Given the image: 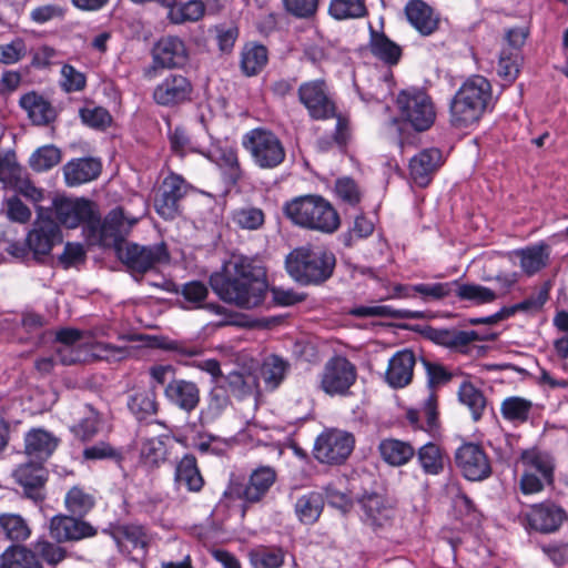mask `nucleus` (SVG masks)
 Here are the masks:
<instances>
[{
    "mask_svg": "<svg viewBox=\"0 0 568 568\" xmlns=\"http://www.w3.org/2000/svg\"><path fill=\"white\" fill-rule=\"evenodd\" d=\"M210 285L224 302L251 310L265 298L266 271L258 258L233 255L224 273L210 276Z\"/></svg>",
    "mask_w": 568,
    "mask_h": 568,
    "instance_id": "obj_1",
    "label": "nucleus"
},
{
    "mask_svg": "<svg viewBox=\"0 0 568 568\" xmlns=\"http://www.w3.org/2000/svg\"><path fill=\"white\" fill-rule=\"evenodd\" d=\"M335 255L322 246H301L293 250L285 260L290 276L302 285H318L334 272Z\"/></svg>",
    "mask_w": 568,
    "mask_h": 568,
    "instance_id": "obj_2",
    "label": "nucleus"
},
{
    "mask_svg": "<svg viewBox=\"0 0 568 568\" xmlns=\"http://www.w3.org/2000/svg\"><path fill=\"white\" fill-rule=\"evenodd\" d=\"M491 101L490 82L481 75L467 79L450 102V123L458 129L477 123Z\"/></svg>",
    "mask_w": 568,
    "mask_h": 568,
    "instance_id": "obj_3",
    "label": "nucleus"
},
{
    "mask_svg": "<svg viewBox=\"0 0 568 568\" xmlns=\"http://www.w3.org/2000/svg\"><path fill=\"white\" fill-rule=\"evenodd\" d=\"M284 213L295 225L327 234L341 223L333 205L320 195L295 197L284 205Z\"/></svg>",
    "mask_w": 568,
    "mask_h": 568,
    "instance_id": "obj_4",
    "label": "nucleus"
},
{
    "mask_svg": "<svg viewBox=\"0 0 568 568\" xmlns=\"http://www.w3.org/2000/svg\"><path fill=\"white\" fill-rule=\"evenodd\" d=\"M242 146L250 154L255 166L273 170L286 158V150L281 139L271 130L255 128L242 138Z\"/></svg>",
    "mask_w": 568,
    "mask_h": 568,
    "instance_id": "obj_5",
    "label": "nucleus"
},
{
    "mask_svg": "<svg viewBox=\"0 0 568 568\" xmlns=\"http://www.w3.org/2000/svg\"><path fill=\"white\" fill-rule=\"evenodd\" d=\"M397 105L402 118L416 131L428 130L435 121V109L429 95L419 89L400 91Z\"/></svg>",
    "mask_w": 568,
    "mask_h": 568,
    "instance_id": "obj_6",
    "label": "nucleus"
},
{
    "mask_svg": "<svg viewBox=\"0 0 568 568\" xmlns=\"http://www.w3.org/2000/svg\"><path fill=\"white\" fill-rule=\"evenodd\" d=\"M191 185L184 178L170 173L160 184L154 195V209L164 220H174L181 213V201L190 191Z\"/></svg>",
    "mask_w": 568,
    "mask_h": 568,
    "instance_id": "obj_7",
    "label": "nucleus"
},
{
    "mask_svg": "<svg viewBox=\"0 0 568 568\" xmlns=\"http://www.w3.org/2000/svg\"><path fill=\"white\" fill-rule=\"evenodd\" d=\"M357 376L356 367L344 356H334L324 365L321 389L329 396H345Z\"/></svg>",
    "mask_w": 568,
    "mask_h": 568,
    "instance_id": "obj_8",
    "label": "nucleus"
},
{
    "mask_svg": "<svg viewBox=\"0 0 568 568\" xmlns=\"http://www.w3.org/2000/svg\"><path fill=\"white\" fill-rule=\"evenodd\" d=\"M27 245L37 260L48 256L52 248L62 243V232L60 225L44 213L42 209L38 212V217L33 223L32 230L28 233Z\"/></svg>",
    "mask_w": 568,
    "mask_h": 568,
    "instance_id": "obj_9",
    "label": "nucleus"
},
{
    "mask_svg": "<svg viewBox=\"0 0 568 568\" xmlns=\"http://www.w3.org/2000/svg\"><path fill=\"white\" fill-rule=\"evenodd\" d=\"M276 480V471L270 466H261L252 471L246 484L232 483L224 493L231 499L246 504L261 501Z\"/></svg>",
    "mask_w": 568,
    "mask_h": 568,
    "instance_id": "obj_10",
    "label": "nucleus"
},
{
    "mask_svg": "<svg viewBox=\"0 0 568 568\" xmlns=\"http://www.w3.org/2000/svg\"><path fill=\"white\" fill-rule=\"evenodd\" d=\"M354 448L352 434L329 430L321 434L314 445V457L323 464L339 465L344 463Z\"/></svg>",
    "mask_w": 568,
    "mask_h": 568,
    "instance_id": "obj_11",
    "label": "nucleus"
},
{
    "mask_svg": "<svg viewBox=\"0 0 568 568\" xmlns=\"http://www.w3.org/2000/svg\"><path fill=\"white\" fill-rule=\"evenodd\" d=\"M55 217L68 229H75L85 223L90 229L99 224V215L93 203L87 199L58 197L53 201Z\"/></svg>",
    "mask_w": 568,
    "mask_h": 568,
    "instance_id": "obj_12",
    "label": "nucleus"
},
{
    "mask_svg": "<svg viewBox=\"0 0 568 568\" xmlns=\"http://www.w3.org/2000/svg\"><path fill=\"white\" fill-rule=\"evenodd\" d=\"M116 253L128 268L139 274H144L168 260L164 244L142 246L136 243H126L124 247H119Z\"/></svg>",
    "mask_w": 568,
    "mask_h": 568,
    "instance_id": "obj_13",
    "label": "nucleus"
},
{
    "mask_svg": "<svg viewBox=\"0 0 568 568\" xmlns=\"http://www.w3.org/2000/svg\"><path fill=\"white\" fill-rule=\"evenodd\" d=\"M298 100L314 120H325L335 115V104L328 95L324 80L304 82L298 88Z\"/></svg>",
    "mask_w": 568,
    "mask_h": 568,
    "instance_id": "obj_14",
    "label": "nucleus"
},
{
    "mask_svg": "<svg viewBox=\"0 0 568 568\" xmlns=\"http://www.w3.org/2000/svg\"><path fill=\"white\" fill-rule=\"evenodd\" d=\"M523 463L526 469L520 479L521 491L526 495L542 490L544 485L552 481V464L549 458L538 453H525Z\"/></svg>",
    "mask_w": 568,
    "mask_h": 568,
    "instance_id": "obj_15",
    "label": "nucleus"
},
{
    "mask_svg": "<svg viewBox=\"0 0 568 568\" xmlns=\"http://www.w3.org/2000/svg\"><path fill=\"white\" fill-rule=\"evenodd\" d=\"M135 222V220L129 221L124 216L123 210L118 207L112 210L102 223L99 220L98 225H92L91 231L103 245L113 246L118 251L119 247H124L128 243L124 239Z\"/></svg>",
    "mask_w": 568,
    "mask_h": 568,
    "instance_id": "obj_16",
    "label": "nucleus"
},
{
    "mask_svg": "<svg viewBox=\"0 0 568 568\" xmlns=\"http://www.w3.org/2000/svg\"><path fill=\"white\" fill-rule=\"evenodd\" d=\"M455 462L464 477L471 481L483 480L491 473L487 455L477 444L462 445L455 453Z\"/></svg>",
    "mask_w": 568,
    "mask_h": 568,
    "instance_id": "obj_17",
    "label": "nucleus"
},
{
    "mask_svg": "<svg viewBox=\"0 0 568 568\" xmlns=\"http://www.w3.org/2000/svg\"><path fill=\"white\" fill-rule=\"evenodd\" d=\"M195 153H200L215 163L223 170L224 179L227 184L236 185L243 178V170L241 168L237 151L234 146L220 141L212 143L206 149H192Z\"/></svg>",
    "mask_w": 568,
    "mask_h": 568,
    "instance_id": "obj_18",
    "label": "nucleus"
},
{
    "mask_svg": "<svg viewBox=\"0 0 568 568\" xmlns=\"http://www.w3.org/2000/svg\"><path fill=\"white\" fill-rule=\"evenodd\" d=\"M193 85L182 75L171 73L163 79L153 91L155 103L162 106H175L191 101Z\"/></svg>",
    "mask_w": 568,
    "mask_h": 568,
    "instance_id": "obj_19",
    "label": "nucleus"
},
{
    "mask_svg": "<svg viewBox=\"0 0 568 568\" xmlns=\"http://www.w3.org/2000/svg\"><path fill=\"white\" fill-rule=\"evenodd\" d=\"M13 477L22 487L28 498L34 501L44 499V485L48 480V470L43 466V463H24L13 471Z\"/></svg>",
    "mask_w": 568,
    "mask_h": 568,
    "instance_id": "obj_20",
    "label": "nucleus"
},
{
    "mask_svg": "<svg viewBox=\"0 0 568 568\" xmlns=\"http://www.w3.org/2000/svg\"><path fill=\"white\" fill-rule=\"evenodd\" d=\"M77 516L57 515L50 520V536L58 542L74 541L92 537L97 529Z\"/></svg>",
    "mask_w": 568,
    "mask_h": 568,
    "instance_id": "obj_21",
    "label": "nucleus"
},
{
    "mask_svg": "<svg viewBox=\"0 0 568 568\" xmlns=\"http://www.w3.org/2000/svg\"><path fill=\"white\" fill-rule=\"evenodd\" d=\"M163 394L170 405L186 414L194 412L201 400L199 385L193 381L183 378L171 381L164 387Z\"/></svg>",
    "mask_w": 568,
    "mask_h": 568,
    "instance_id": "obj_22",
    "label": "nucleus"
},
{
    "mask_svg": "<svg viewBox=\"0 0 568 568\" xmlns=\"http://www.w3.org/2000/svg\"><path fill=\"white\" fill-rule=\"evenodd\" d=\"M153 60L162 68L184 67L189 60L185 43L174 36L161 38L153 48Z\"/></svg>",
    "mask_w": 568,
    "mask_h": 568,
    "instance_id": "obj_23",
    "label": "nucleus"
},
{
    "mask_svg": "<svg viewBox=\"0 0 568 568\" xmlns=\"http://www.w3.org/2000/svg\"><path fill=\"white\" fill-rule=\"evenodd\" d=\"M442 163V152L436 148L425 149L413 156L409 161V172L415 184L427 186Z\"/></svg>",
    "mask_w": 568,
    "mask_h": 568,
    "instance_id": "obj_24",
    "label": "nucleus"
},
{
    "mask_svg": "<svg viewBox=\"0 0 568 568\" xmlns=\"http://www.w3.org/2000/svg\"><path fill=\"white\" fill-rule=\"evenodd\" d=\"M566 514L555 504L534 505L526 514L528 526L537 531L549 534L558 530Z\"/></svg>",
    "mask_w": 568,
    "mask_h": 568,
    "instance_id": "obj_25",
    "label": "nucleus"
},
{
    "mask_svg": "<svg viewBox=\"0 0 568 568\" xmlns=\"http://www.w3.org/2000/svg\"><path fill=\"white\" fill-rule=\"evenodd\" d=\"M416 358L410 349H403L394 354L388 361L385 379L393 388L408 385L413 378Z\"/></svg>",
    "mask_w": 568,
    "mask_h": 568,
    "instance_id": "obj_26",
    "label": "nucleus"
},
{
    "mask_svg": "<svg viewBox=\"0 0 568 568\" xmlns=\"http://www.w3.org/2000/svg\"><path fill=\"white\" fill-rule=\"evenodd\" d=\"M364 510L363 519L373 529L384 528L390 525L394 518V509L386 505L384 498L377 494H369L362 498Z\"/></svg>",
    "mask_w": 568,
    "mask_h": 568,
    "instance_id": "obj_27",
    "label": "nucleus"
},
{
    "mask_svg": "<svg viewBox=\"0 0 568 568\" xmlns=\"http://www.w3.org/2000/svg\"><path fill=\"white\" fill-rule=\"evenodd\" d=\"M112 536L122 552L138 551L143 556L146 551L148 537L144 528L140 525L118 526L113 529Z\"/></svg>",
    "mask_w": 568,
    "mask_h": 568,
    "instance_id": "obj_28",
    "label": "nucleus"
},
{
    "mask_svg": "<svg viewBox=\"0 0 568 568\" xmlns=\"http://www.w3.org/2000/svg\"><path fill=\"white\" fill-rule=\"evenodd\" d=\"M59 439L43 429H32L24 438L26 454L36 462H45L55 450Z\"/></svg>",
    "mask_w": 568,
    "mask_h": 568,
    "instance_id": "obj_29",
    "label": "nucleus"
},
{
    "mask_svg": "<svg viewBox=\"0 0 568 568\" xmlns=\"http://www.w3.org/2000/svg\"><path fill=\"white\" fill-rule=\"evenodd\" d=\"M63 173L69 186L80 185L95 180L100 175L101 163L92 158L73 160L64 165Z\"/></svg>",
    "mask_w": 568,
    "mask_h": 568,
    "instance_id": "obj_30",
    "label": "nucleus"
},
{
    "mask_svg": "<svg viewBox=\"0 0 568 568\" xmlns=\"http://www.w3.org/2000/svg\"><path fill=\"white\" fill-rule=\"evenodd\" d=\"M409 23L423 36L432 34L438 27L433 9L423 0H409L405 7Z\"/></svg>",
    "mask_w": 568,
    "mask_h": 568,
    "instance_id": "obj_31",
    "label": "nucleus"
},
{
    "mask_svg": "<svg viewBox=\"0 0 568 568\" xmlns=\"http://www.w3.org/2000/svg\"><path fill=\"white\" fill-rule=\"evenodd\" d=\"M19 104L34 124H48L55 119V109L49 101L36 92L23 94L20 98Z\"/></svg>",
    "mask_w": 568,
    "mask_h": 568,
    "instance_id": "obj_32",
    "label": "nucleus"
},
{
    "mask_svg": "<svg viewBox=\"0 0 568 568\" xmlns=\"http://www.w3.org/2000/svg\"><path fill=\"white\" fill-rule=\"evenodd\" d=\"M169 435L143 438L140 444V462L148 468H159L168 456Z\"/></svg>",
    "mask_w": 568,
    "mask_h": 568,
    "instance_id": "obj_33",
    "label": "nucleus"
},
{
    "mask_svg": "<svg viewBox=\"0 0 568 568\" xmlns=\"http://www.w3.org/2000/svg\"><path fill=\"white\" fill-rule=\"evenodd\" d=\"M174 481L179 487L184 486L193 493H199L203 488L204 479L193 455L186 454L176 463Z\"/></svg>",
    "mask_w": 568,
    "mask_h": 568,
    "instance_id": "obj_34",
    "label": "nucleus"
},
{
    "mask_svg": "<svg viewBox=\"0 0 568 568\" xmlns=\"http://www.w3.org/2000/svg\"><path fill=\"white\" fill-rule=\"evenodd\" d=\"M183 302L181 306L185 310L205 308L213 314H222L223 307L219 304L204 301L207 297L209 290L205 284L199 281H192L182 285L180 291Z\"/></svg>",
    "mask_w": 568,
    "mask_h": 568,
    "instance_id": "obj_35",
    "label": "nucleus"
},
{
    "mask_svg": "<svg viewBox=\"0 0 568 568\" xmlns=\"http://www.w3.org/2000/svg\"><path fill=\"white\" fill-rule=\"evenodd\" d=\"M427 336L434 343L449 348L467 346L475 341H479L477 332L457 328H429Z\"/></svg>",
    "mask_w": 568,
    "mask_h": 568,
    "instance_id": "obj_36",
    "label": "nucleus"
},
{
    "mask_svg": "<svg viewBox=\"0 0 568 568\" xmlns=\"http://www.w3.org/2000/svg\"><path fill=\"white\" fill-rule=\"evenodd\" d=\"M379 454L385 463L390 466H403L415 455V448L407 442L387 438L378 445Z\"/></svg>",
    "mask_w": 568,
    "mask_h": 568,
    "instance_id": "obj_37",
    "label": "nucleus"
},
{
    "mask_svg": "<svg viewBox=\"0 0 568 568\" xmlns=\"http://www.w3.org/2000/svg\"><path fill=\"white\" fill-rule=\"evenodd\" d=\"M453 292L459 301L476 306L493 303L498 298L497 292L476 283H459L456 281Z\"/></svg>",
    "mask_w": 568,
    "mask_h": 568,
    "instance_id": "obj_38",
    "label": "nucleus"
},
{
    "mask_svg": "<svg viewBox=\"0 0 568 568\" xmlns=\"http://www.w3.org/2000/svg\"><path fill=\"white\" fill-rule=\"evenodd\" d=\"M417 462L426 475L436 476L444 471L446 455L435 443H426L415 453Z\"/></svg>",
    "mask_w": 568,
    "mask_h": 568,
    "instance_id": "obj_39",
    "label": "nucleus"
},
{
    "mask_svg": "<svg viewBox=\"0 0 568 568\" xmlns=\"http://www.w3.org/2000/svg\"><path fill=\"white\" fill-rule=\"evenodd\" d=\"M371 52L389 65L397 64L402 55V49L394 41L388 39L383 32H377L371 28L369 40Z\"/></svg>",
    "mask_w": 568,
    "mask_h": 568,
    "instance_id": "obj_40",
    "label": "nucleus"
},
{
    "mask_svg": "<svg viewBox=\"0 0 568 568\" xmlns=\"http://www.w3.org/2000/svg\"><path fill=\"white\" fill-rule=\"evenodd\" d=\"M520 258V267L527 275H532L545 267L549 260V246L540 243L516 253Z\"/></svg>",
    "mask_w": 568,
    "mask_h": 568,
    "instance_id": "obj_41",
    "label": "nucleus"
},
{
    "mask_svg": "<svg viewBox=\"0 0 568 568\" xmlns=\"http://www.w3.org/2000/svg\"><path fill=\"white\" fill-rule=\"evenodd\" d=\"M267 63V49L258 43H246L241 52V69L247 77L260 73Z\"/></svg>",
    "mask_w": 568,
    "mask_h": 568,
    "instance_id": "obj_42",
    "label": "nucleus"
},
{
    "mask_svg": "<svg viewBox=\"0 0 568 568\" xmlns=\"http://www.w3.org/2000/svg\"><path fill=\"white\" fill-rule=\"evenodd\" d=\"M64 505L71 515L81 518L93 509L95 496L84 487L73 486L65 494Z\"/></svg>",
    "mask_w": 568,
    "mask_h": 568,
    "instance_id": "obj_43",
    "label": "nucleus"
},
{
    "mask_svg": "<svg viewBox=\"0 0 568 568\" xmlns=\"http://www.w3.org/2000/svg\"><path fill=\"white\" fill-rule=\"evenodd\" d=\"M353 315L358 317H386L393 320H420L424 313L420 311L396 310L388 305L359 306L353 310Z\"/></svg>",
    "mask_w": 568,
    "mask_h": 568,
    "instance_id": "obj_44",
    "label": "nucleus"
},
{
    "mask_svg": "<svg viewBox=\"0 0 568 568\" xmlns=\"http://www.w3.org/2000/svg\"><path fill=\"white\" fill-rule=\"evenodd\" d=\"M323 507L324 498L322 494L311 491L296 500L295 513L301 523L312 525L320 518Z\"/></svg>",
    "mask_w": 568,
    "mask_h": 568,
    "instance_id": "obj_45",
    "label": "nucleus"
},
{
    "mask_svg": "<svg viewBox=\"0 0 568 568\" xmlns=\"http://www.w3.org/2000/svg\"><path fill=\"white\" fill-rule=\"evenodd\" d=\"M128 408L136 419L143 420L158 413L159 404L153 389L139 390L128 398Z\"/></svg>",
    "mask_w": 568,
    "mask_h": 568,
    "instance_id": "obj_46",
    "label": "nucleus"
},
{
    "mask_svg": "<svg viewBox=\"0 0 568 568\" xmlns=\"http://www.w3.org/2000/svg\"><path fill=\"white\" fill-rule=\"evenodd\" d=\"M0 568H43L36 555L26 547H9L0 556Z\"/></svg>",
    "mask_w": 568,
    "mask_h": 568,
    "instance_id": "obj_47",
    "label": "nucleus"
},
{
    "mask_svg": "<svg viewBox=\"0 0 568 568\" xmlns=\"http://www.w3.org/2000/svg\"><path fill=\"white\" fill-rule=\"evenodd\" d=\"M290 363L277 355L267 356L262 365L261 374L267 388L275 389L284 381Z\"/></svg>",
    "mask_w": 568,
    "mask_h": 568,
    "instance_id": "obj_48",
    "label": "nucleus"
},
{
    "mask_svg": "<svg viewBox=\"0 0 568 568\" xmlns=\"http://www.w3.org/2000/svg\"><path fill=\"white\" fill-rule=\"evenodd\" d=\"M0 531L11 541H23L31 534L26 519L18 514L10 513L0 515Z\"/></svg>",
    "mask_w": 568,
    "mask_h": 568,
    "instance_id": "obj_49",
    "label": "nucleus"
},
{
    "mask_svg": "<svg viewBox=\"0 0 568 568\" xmlns=\"http://www.w3.org/2000/svg\"><path fill=\"white\" fill-rule=\"evenodd\" d=\"M459 402L467 406L475 422L479 420L486 408V398L471 383L463 382L458 389Z\"/></svg>",
    "mask_w": 568,
    "mask_h": 568,
    "instance_id": "obj_50",
    "label": "nucleus"
},
{
    "mask_svg": "<svg viewBox=\"0 0 568 568\" xmlns=\"http://www.w3.org/2000/svg\"><path fill=\"white\" fill-rule=\"evenodd\" d=\"M351 139L349 122L346 118L337 116L335 131L331 135L321 136L316 145L320 151L327 152L333 146H337L339 150H345Z\"/></svg>",
    "mask_w": 568,
    "mask_h": 568,
    "instance_id": "obj_51",
    "label": "nucleus"
},
{
    "mask_svg": "<svg viewBox=\"0 0 568 568\" xmlns=\"http://www.w3.org/2000/svg\"><path fill=\"white\" fill-rule=\"evenodd\" d=\"M169 18L173 23L180 24L187 21L200 20L205 12V6L201 0H190L175 6V2L169 7Z\"/></svg>",
    "mask_w": 568,
    "mask_h": 568,
    "instance_id": "obj_52",
    "label": "nucleus"
},
{
    "mask_svg": "<svg viewBox=\"0 0 568 568\" xmlns=\"http://www.w3.org/2000/svg\"><path fill=\"white\" fill-rule=\"evenodd\" d=\"M407 419L414 426H417L420 418L424 417L427 424V430L432 432L437 427L438 412H437V395L434 392H429L427 398L420 410L409 409L406 414Z\"/></svg>",
    "mask_w": 568,
    "mask_h": 568,
    "instance_id": "obj_53",
    "label": "nucleus"
},
{
    "mask_svg": "<svg viewBox=\"0 0 568 568\" xmlns=\"http://www.w3.org/2000/svg\"><path fill=\"white\" fill-rule=\"evenodd\" d=\"M250 561L254 568H281L284 552L281 548L258 547L250 551Z\"/></svg>",
    "mask_w": 568,
    "mask_h": 568,
    "instance_id": "obj_54",
    "label": "nucleus"
},
{
    "mask_svg": "<svg viewBox=\"0 0 568 568\" xmlns=\"http://www.w3.org/2000/svg\"><path fill=\"white\" fill-rule=\"evenodd\" d=\"M264 221V212L255 206L239 207L232 213V222L242 230H258L263 226Z\"/></svg>",
    "mask_w": 568,
    "mask_h": 568,
    "instance_id": "obj_55",
    "label": "nucleus"
},
{
    "mask_svg": "<svg viewBox=\"0 0 568 568\" xmlns=\"http://www.w3.org/2000/svg\"><path fill=\"white\" fill-rule=\"evenodd\" d=\"M61 152L54 145H43L37 149L29 159V164L37 172H45L58 165Z\"/></svg>",
    "mask_w": 568,
    "mask_h": 568,
    "instance_id": "obj_56",
    "label": "nucleus"
},
{
    "mask_svg": "<svg viewBox=\"0 0 568 568\" xmlns=\"http://www.w3.org/2000/svg\"><path fill=\"white\" fill-rule=\"evenodd\" d=\"M454 284H456V281L419 283L415 284V293L416 296L419 295L424 303L438 302L453 293Z\"/></svg>",
    "mask_w": 568,
    "mask_h": 568,
    "instance_id": "obj_57",
    "label": "nucleus"
},
{
    "mask_svg": "<svg viewBox=\"0 0 568 568\" xmlns=\"http://www.w3.org/2000/svg\"><path fill=\"white\" fill-rule=\"evenodd\" d=\"M329 13L336 20L361 18L366 13L362 0H332Z\"/></svg>",
    "mask_w": 568,
    "mask_h": 568,
    "instance_id": "obj_58",
    "label": "nucleus"
},
{
    "mask_svg": "<svg viewBox=\"0 0 568 568\" xmlns=\"http://www.w3.org/2000/svg\"><path fill=\"white\" fill-rule=\"evenodd\" d=\"M99 414L91 406H85L83 417L71 427V432L82 442L92 439L99 429Z\"/></svg>",
    "mask_w": 568,
    "mask_h": 568,
    "instance_id": "obj_59",
    "label": "nucleus"
},
{
    "mask_svg": "<svg viewBox=\"0 0 568 568\" xmlns=\"http://www.w3.org/2000/svg\"><path fill=\"white\" fill-rule=\"evenodd\" d=\"M501 414L505 419L511 422H525L531 409V402L521 397H508L501 404Z\"/></svg>",
    "mask_w": 568,
    "mask_h": 568,
    "instance_id": "obj_60",
    "label": "nucleus"
},
{
    "mask_svg": "<svg viewBox=\"0 0 568 568\" xmlns=\"http://www.w3.org/2000/svg\"><path fill=\"white\" fill-rule=\"evenodd\" d=\"M547 300H548V288L541 287L537 292H534L531 295H529L524 301H521L517 304L510 305V306H506V310H507L506 313H508L509 317L514 316L518 312H523V313H527V314L537 313L538 311L541 310V307L547 302Z\"/></svg>",
    "mask_w": 568,
    "mask_h": 568,
    "instance_id": "obj_61",
    "label": "nucleus"
},
{
    "mask_svg": "<svg viewBox=\"0 0 568 568\" xmlns=\"http://www.w3.org/2000/svg\"><path fill=\"white\" fill-rule=\"evenodd\" d=\"M21 175V166L13 152L0 154V182L6 186H16Z\"/></svg>",
    "mask_w": 568,
    "mask_h": 568,
    "instance_id": "obj_62",
    "label": "nucleus"
},
{
    "mask_svg": "<svg viewBox=\"0 0 568 568\" xmlns=\"http://www.w3.org/2000/svg\"><path fill=\"white\" fill-rule=\"evenodd\" d=\"M230 404L229 393L226 386L221 383H216L209 395V404L204 416L214 419L219 417L222 412Z\"/></svg>",
    "mask_w": 568,
    "mask_h": 568,
    "instance_id": "obj_63",
    "label": "nucleus"
},
{
    "mask_svg": "<svg viewBox=\"0 0 568 568\" xmlns=\"http://www.w3.org/2000/svg\"><path fill=\"white\" fill-rule=\"evenodd\" d=\"M520 54L504 49L499 57L498 75L507 83L514 82L519 73Z\"/></svg>",
    "mask_w": 568,
    "mask_h": 568,
    "instance_id": "obj_64",
    "label": "nucleus"
}]
</instances>
